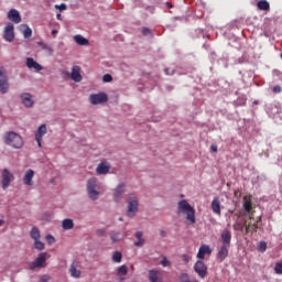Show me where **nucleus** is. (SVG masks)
<instances>
[{
    "mask_svg": "<svg viewBox=\"0 0 282 282\" xmlns=\"http://www.w3.org/2000/svg\"><path fill=\"white\" fill-rule=\"evenodd\" d=\"M177 213L178 215H186L187 226H193V224H195V208H193V206H191L186 199L178 202Z\"/></svg>",
    "mask_w": 282,
    "mask_h": 282,
    "instance_id": "obj_1",
    "label": "nucleus"
},
{
    "mask_svg": "<svg viewBox=\"0 0 282 282\" xmlns=\"http://www.w3.org/2000/svg\"><path fill=\"white\" fill-rule=\"evenodd\" d=\"M86 191L88 199L98 202V199H100V183H98V178H89L86 183Z\"/></svg>",
    "mask_w": 282,
    "mask_h": 282,
    "instance_id": "obj_2",
    "label": "nucleus"
},
{
    "mask_svg": "<svg viewBox=\"0 0 282 282\" xmlns=\"http://www.w3.org/2000/svg\"><path fill=\"white\" fill-rule=\"evenodd\" d=\"M4 144L12 147V149H22L23 147V137L17 132L9 131L4 134Z\"/></svg>",
    "mask_w": 282,
    "mask_h": 282,
    "instance_id": "obj_3",
    "label": "nucleus"
},
{
    "mask_svg": "<svg viewBox=\"0 0 282 282\" xmlns=\"http://www.w3.org/2000/svg\"><path fill=\"white\" fill-rule=\"evenodd\" d=\"M124 193H127V183H118L117 186L112 189L113 202H116V204H120V202H122Z\"/></svg>",
    "mask_w": 282,
    "mask_h": 282,
    "instance_id": "obj_4",
    "label": "nucleus"
},
{
    "mask_svg": "<svg viewBox=\"0 0 282 282\" xmlns=\"http://www.w3.org/2000/svg\"><path fill=\"white\" fill-rule=\"evenodd\" d=\"M139 206L140 202L138 200V196L130 195L128 198L127 217L132 218L134 215H137Z\"/></svg>",
    "mask_w": 282,
    "mask_h": 282,
    "instance_id": "obj_5",
    "label": "nucleus"
},
{
    "mask_svg": "<svg viewBox=\"0 0 282 282\" xmlns=\"http://www.w3.org/2000/svg\"><path fill=\"white\" fill-rule=\"evenodd\" d=\"M47 262V252H42L37 256L35 261L29 263V269L34 271L39 270L40 268H45Z\"/></svg>",
    "mask_w": 282,
    "mask_h": 282,
    "instance_id": "obj_6",
    "label": "nucleus"
},
{
    "mask_svg": "<svg viewBox=\"0 0 282 282\" xmlns=\"http://www.w3.org/2000/svg\"><path fill=\"white\" fill-rule=\"evenodd\" d=\"M10 90V83L8 82V74H6V68L0 67V94H8Z\"/></svg>",
    "mask_w": 282,
    "mask_h": 282,
    "instance_id": "obj_7",
    "label": "nucleus"
},
{
    "mask_svg": "<svg viewBox=\"0 0 282 282\" xmlns=\"http://www.w3.org/2000/svg\"><path fill=\"white\" fill-rule=\"evenodd\" d=\"M109 100V96L106 93L91 94L89 96L90 105H105Z\"/></svg>",
    "mask_w": 282,
    "mask_h": 282,
    "instance_id": "obj_8",
    "label": "nucleus"
},
{
    "mask_svg": "<svg viewBox=\"0 0 282 282\" xmlns=\"http://www.w3.org/2000/svg\"><path fill=\"white\" fill-rule=\"evenodd\" d=\"M194 270L200 279H206V275L208 274V267H206V263H204L202 260H198L194 264Z\"/></svg>",
    "mask_w": 282,
    "mask_h": 282,
    "instance_id": "obj_9",
    "label": "nucleus"
},
{
    "mask_svg": "<svg viewBox=\"0 0 282 282\" xmlns=\"http://www.w3.org/2000/svg\"><path fill=\"white\" fill-rule=\"evenodd\" d=\"M3 39L7 43H12L14 41V24L8 23L3 30Z\"/></svg>",
    "mask_w": 282,
    "mask_h": 282,
    "instance_id": "obj_10",
    "label": "nucleus"
},
{
    "mask_svg": "<svg viewBox=\"0 0 282 282\" xmlns=\"http://www.w3.org/2000/svg\"><path fill=\"white\" fill-rule=\"evenodd\" d=\"M14 180V175H12V173H10V171L8 169L2 170V188L3 191H6L9 186L10 183Z\"/></svg>",
    "mask_w": 282,
    "mask_h": 282,
    "instance_id": "obj_11",
    "label": "nucleus"
},
{
    "mask_svg": "<svg viewBox=\"0 0 282 282\" xmlns=\"http://www.w3.org/2000/svg\"><path fill=\"white\" fill-rule=\"evenodd\" d=\"M47 133V124L42 123L37 128V132L35 133V141L37 142V147L41 148V142H43V135Z\"/></svg>",
    "mask_w": 282,
    "mask_h": 282,
    "instance_id": "obj_12",
    "label": "nucleus"
},
{
    "mask_svg": "<svg viewBox=\"0 0 282 282\" xmlns=\"http://www.w3.org/2000/svg\"><path fill=\"white\" fill-rule=\"evenodd\" d=\"M79 265L80 264H79L78 260H74L72 262L69 270H68L72 279H80L82 272L78 270Z\"/></svg>",
    "mask_w": 282,
    "mask_h": 282,
    "instance_id": "obj_13",
    "label": "nucleus"
},
{
    "mask_svg": "<svg viewBox=\"0 0 282 282\" xmlns=\"http://www.w3.org/2000/svg\"><path fill=\"white\" fill-rule=\"evenodd\" d=\"M21 102L24 105V107L32 108L34 107V98L32 97V94L30 93H23L21 96Z\"/></svg>",
    "mask_w": 282,
    "mask_h": 282,
    "instance_id": "obj_14",
    "label": "nucleus"
},
{
    "mask_svg": "<svg viewBox=\"0 0 282 282\" xmlns=\"http://www.w3.org/2000/svg\"><path fill=\"white\" fill-rule=\"evenodd\" d=\"M70 80H74V83H80L83 80V75L80 74V66L75 65L72 67Z\"/></svg>",
    "mask_w": 282,
    "mask_h": 282,
    "instance_id": "obj_15",
    "label": "nucleus"
},
{
    "mask_svg": "<svg viewBox=\"0 0 282 282\" xmlns=\"http://www.w3.org/2000/svg\"><path fill=\"white\" fill-rule=\"evenodd\" d=\"M7 17L12 23H21V13L17 9H10Z\"/></svg>",
    "mask_w": 282,
    "mask_h": 282,
    "instance_id": "obj_16",
    "label": "nucleus"
},
{
    "mask_svg": "<svg viewBox=\"0 0 282 282\" xmlns=\"http://www.w3.org/2000/svg\"><path fill=\"white\" fill-rule=\"evenodd\" d=\"M25 65L29 69H35L36 72H42L43 66L39 64V62L34 61L32 57H28L25 61Z\"/></svg>",
    "mask_w": 282,
    "mask_h": 282,
    "instance_id": "obj_17",
    "label": "nucleus"
},
{
    "mask_svg": "<svg viewBox=\"0 0 282 282\" xmlns=\"http://www.w3.org/2000/svg\"><path fill=\"white\" fill-rule=\"evenodd\" d=\"M220 239L223 241V246L230 248V241H232V234H230V230L225 229L220 235Z\"/></svg>",
    "mask_w": 282,
    "mask_h": 282,
    "instance_id": "obj_18",
    "label": "nucleus"
},
{
    "mask_svg": "<svg viewBox=\"0 0 282 282\" xmlns=\"http://www.w3.org/2000/svg\"><path fill=\"white\" fill-rule=\"evenodd\" d=\"M212 210L214 213V215H217L218 217H221V203L219 202L218 197H215L212 200Z\"/></svg>",
    "mask_w": 282,
    "mask_h": 282,
    "instance_id": "obj_19",
    "label": "nucleus"
},
{
    "mask_svg": "<svg viewBox=\"0 0 282 282\" xmlns=\"http://www.w3.org/2000/svg\"><path fill=\"white\" fill-rule=\"evenodd\" d=\"M33 178H34L33 170H28L23 176V184H25V186H34V181H32Z\"/></svg>",
    "mask_w": 282,
    "mask_h": 282,
    "instance_id": "obj_20",
    "label": "nucleus"
},
{
    "mask_svg": "<svg viewBox=\"0 0 282 282\" xmlns=\"http://www.w3.org/2000/svg\"><path fill=\"white\" fill-rule=\"evenodd\" d=\"M213 250L210 249V246L208 245H203L199 247L198 252H197V259L202 260L206 254H210Z\"/></svg>",
    "mask_w": 282,
    "mask_h": 282,
    "instance_id": "obj_21",
    "label": "nucleus"
},
{
    "mask_svg": "<svg viewBox=\"0 0 282 282\" xmlns=\"http://www.w3.org/2000/svg\"><path fill=\"white\" fill-rule=\"evenodd\" d=\"M126 237H127V232H123V235H121L120 231L110 232V239L112 243H118L119 241H122Z\"/></svg>",
    "mask_w": 282,
    "mask_h": 282,
    "instance_id": "obj_22",
    "label": "nucleus"
},
{
    "mask_svg": "<svg viewBox=\"0 0 282 282\" xmlns=\"http://www.w3.org/2000/svg\"><path fill=\"white\" fill-rule=\"evenodd\" d=\"M19 30L24 39H31L32 37V29L28 24H21L19 26Z\"/></svg>",
    "mask_w": 282,
    "mask_h": 282,
    "instance_id": "obj_23",
    "label": "nucleus"
},
{
    "mask_svg": "<svg viewBox=\"0 0 282 282\" xmlns=\"http://www.w3.org/2000/svg\"><path fill=\"white\" fill-rule=\"evenodd\" d=\"M134 237L137 239V241H134V246L137 248H142V246H144V243H145L144 234L142 231H137L134 234Z\"/></svg>",
    "mask_w": 282,
    "mask_h": 282,
    "instance_id": "obj_24",
    "label": "nucleus"
},
{
    "mask_svg": "<svg viewBox=\"0 0 282 282\" xmlns=\"http://www.w3.org/2000/svg\"><path fill=\"white\" fill-rule=\"evenodd\" d=\"M230 247H226L224 245H221L220 249L218 250V253H217V259L218 261H224L226 260V258L228 257V249Z\"/></svg>",
    "mask_w": 282,
    "mask_h": 282,
    "instance_id": "obj_25",
    "label": "nucleus"
},
{
    "mask_svg": "<svg viewBox=\"0 0 282 282\" xmlns=\"http://www.w3.org/2000/svg\"><path fill=\"white\" fill-rule=\"evenodd\" d=\"M110 170L111 166H109V164L107 163H100L96 169L98 175H107Z\"/></svg>",
    "mask_w": 282,
    "mask_h": 282,
    "instance_id": "obj_26",
    "label": "nucleus"
},
{
    "mask_svg": "<svg viewBox=\"0 0 282 282\" xmlns=\"http://www.w3.org/2000/svg\"><path fill=\"white\" fill-rule=\"evenodd\" d=\"M243 208L247 213L245 215H252V199L248 196L243 197Z\"/></svg>",
    "mask_w": 282,
    "mask_h": 282,
    "instance_id": "obj_27",
    "label": "nucleus"
},
{
    "mask_svg": "<svg viewBox=\"0 0 282 282\" xmlns=\"http://www.w3.org/2000/svg\"><path fill=\"white\" fill-rule=\"evenodd\" d=\"M74 41L77 45H89V40L80 34L75 35Z\"/></svg>",
    "mask_w": 282,
    "mask_h": 282,
    "instance_id": "obj_28",
    "label": "nucleus"
},
{
    "mask_svg": "<svg viewBox=\"0 0 282 282\" xmlns=\"http://www.w3.org/2000/svg\"><path fill=\"white\" fill-rule=\"evenodd\" d=\"M149 279L151 282H162V278L160 276V272L155 270H151L149 272Z\"/></svg>",
    "mask_w": 282,
    "mask_h": 282,
    "instance_id": "obj_29",
    "label": "nucleus"
},
{
    "mask_svg": "<svg viewBox=\"0 0 282 282\" xmlns=\"http://www.w3.org/2000/svg\"><path fill=\"white\" fill-rule=\"evenodd\" d=\"M62 228L63 230H72V228H74V220L70 218H65L62 221Z\"/></svg>",
    "mask_w": 282,
    "mask_h": 282,
    "instance_id": "obj_30",
    "label": "nucleus"
},
{
    "mask_svg": "<svg viewBox=\"0 0 282 282\" xmlns=\"http://www.w3.org/2000/svg\"><path fill=\"white\" fill-rule=\"evenodd\" d=\"M30 237L33 239V241L41 239V230H39V227H32Z\"/></svg>",
    "mask_w": 282,
    "mask_h": 282,
    "instance_id": "obj_31",
    "label": "nucleus"
},
{
    "mask_svg": "<svg viewBox=\"0 0 282 282\" xmlns=\"http://www.w3.org/2000/svg\"><path fill=\"white\" fill-rule=\"evenodd\" d=\"M37 45L40 47H42V50L47 52L48 56H52V54H54V50L47 43H44V42L40 41V42H37Z\"/></svg>",
    "mask_w": 282,
    "mask_h": 282,
    "instance_id": "obj_32",
    "label": "nucleus"
},
{
    "mask_svg": "<svg viewBox=\"0 0 282 282\" xmlns=\"http://www.w3.org/2000/svg\"><path fill=\"white\" fill-rule=\"evenodd\" d=\"M245 228H246V232H257V229L259 228V226L257 225V223L251 224V223H246L243 224Z\"/></svg>",
    "mask_w": 282,
    "mask_h": 282,
    "instance_id": "obj_33",
    "label": "nucleus"
},
{
    "mask_svg": "<svg viewBox=\"0 0 282 282\" xmlns=\"http://www.w3.org/2000/svg\"><path fill=\"white\" fill-rule=\"evenodd\" d=\"M112 261H113V263H120L122 261V252L115 251L112 253Z\"/></svg>",
    "mask_w": 282,
    "mask_h": 282,
    "instance_id": "obj_34",
    "label": "nucleus"
},
{
    "mask_svg": "<svg viewBox=\"0 0 282 282\" xmlns=\"http://www.w3.org/2000/svg\"><path fill=\"white\" fill-rule=\"evenodd\" d=\"M259 10H270V3L267 0H260L258 2Z\"/></svg>",
    "mask_w": 282,
    "mask_h": 282,
    "instance_id": "obj_35",
    "label": "nucleus"
},
{
    "mask_svg": "<svg viewBox=\"0 0 282 282\" xmlns=\"http://www.w3.org/2000/svg\"><path fill=\"white\" fill-rule=\"evenodd\" d=\"M34 248L35 250H39L40 252L45 250V243L41 241V239L34 240Z\"/></svg>",
    "mask_w": 282,
    "mask_h": 282,
    "instance_id": "obj_36",
    "label": "nucleus"
},
{
    "mask_svg": "<svg viewBox=\"0 0 282 282\" xmlns=\"http://www.w3.org/2000/svg\"><path fill=\"white\" fill-rule=\"evenodd\" d=\"M127 272H129V270L127 269V265H121L117 270L118 276H127Z\"/></svg>",
    "mask_w": 282,
    "mask_h": 282,
    "instance_id": "obj_37",
    "label": "nucleus"
},
{
    "mask_svg": "<svg viewBox=\"0 0 282 282\" xmlns=\"http://www.w3.org/2000/svg\"><path fill=\"white\" fill-rule=\"evenodd\" d=\"M268 250V243L265 241H260L258 245L259 252H265Z\"/></svg>",
    "mask_w": 282,
    "mask_h": 282,
    "instance_id": "obj_38",
    "label": "nucleus"
},
{
    "mask_svg": "<svg viewBox=\"0 0 282 282\" xmlns=\"http://www.w3.org/2000/svg\"><path fill=\"white\" fill-rule=\"evenodd\" d=\"M161 265H162L163 268H171V262H170L169 258H166V256H163V257H162Z\"/></svg>",
    "mask_w": 282,
    "mask_h": 282,
    "instance_id": "obj_39",
    "label": "nucleus"
},
{
    "mask_svg": "<svg viewBox=\"0 0 282 282\" xmlns=\"http://www.w3.org/2000/svg\"><path fill=\"white\" fill-rule=\"evenodd\" d=\"M52 281V275L50 274H42L39 278V282H51Z\"/></svg>",
    "mask_w": 282,
    "mask_h": 282,
    "instance_id": "obj_40",
    "label": "nucleus"
},
{
    "mask_svg": "<svg viewBox=\"0 0 282 282\" xmlns=\"http://www.w3.org/2000/svg\"><path fill=\"white\" fill-rule=\"evenodd\" d=\"M274 272L275 274H282V260L275 263Z\"/></svg>",
    "mask_w": 282,
    "mask_h": 282,
    "instance_id": "obj_41",
    "label": "nucleus"
},
{
    "mask_svg": "<svg viewBox=\"0 0 282 282\" xmlns=\"http://www.w3.org/2000/svg\"><path fill=\"white\" fill-rule=\"evenodd\" d=\"M45 239H46V242L48 243V246H52V243H54L56 241V239L52 235H47L45 237Z\"/></svg>",
    "mask_w": 282,
    "mask_h": 282,
    "instance_id": "obj_42",
    "label": "nucleus"
},
{
    "mask_svg": "<svg viewBox=\"0 0 282 282\" xmlns=\"http://www.w3.org/2000/svg\"><path fill=\"white\" fill-rule=\"evenodd\" d=\"M102 80L104 83H111V80H113V77H111L110 74H106L102 76Z\"/></svg>",
    "mask_w": 282,
    "mask_h": 282,
    "instance_id": "obj_43",
    "label": "nucleus"
},
{
    "mask_svg": "<svg viewBox=\"0 0 282 282\" xmlns=\"http://www.w3.org/2000/svg\"><path fill=\"white\" fill-rule=\"evenodd\" d=\"M62 78H72V73H69V70H62Z\"/></svg>",
    "mask_w": 282,
    "mask_h": 282,
    "instance_id": "obj_44",
    "label": "nucleus"
},
{
    "mask_svg": "<svg viewBox=\"0 0 282 282\" xmlns=\"http://www.w3.org/2000/svg\"><path fill=\"white\" fill-rule=\"evenodd\" d=\"M96 235H97V237H105V235H107V230L106 229H97Z\"/></svg>",
    "mask_w": 282,
    "mask_h": 282,
    "instance_id": "obj_45",
    "label": "nucleus"
},
{
    "mask_svg": "<svg viewBox=\"0 0 282 282\" xmlns=\"http://www.w3.org/2000/svg\"><path fill=\"white\" fill-rule=\"evenodd\" d=\"M142 34L143 36H151L152 32L149 30V28H143L142 29Z\"/></svg>",
    "mask_w": 282,
    "mask_h": 282,
    "instance_id": "obj_46",
    "label": "nucleus"
},
{
    "mask_svg": "<svg viewBox=\"0 0 282 282\" xmlns=\"http://www.w3.org/2000/svg\"><path fill=\"white\" fill-rule=\"evenodd\" d=\"M55 8H56L57 10H61V11L67 10V4L62 3V4H59V6H55Z\"/></svg>",
    "mask_w": 282,
    "mask_h": 282,
    "instance_id": "obj_47",
    "label": "nucleus"
},
{
    "mask_svg": "<svg viewBox=\"0 0 282 282\" xmlns=\"http://www.w3.org/2000/svg\"><path fill=\"white\" fill-rule=\"evenodd\" d=\"M165 74L167 76H173V74H175V70L171 69V68H165Z\"/></svg>",
    "mask_w": 282,
    "mask_h": 282,
    "instance_id": "obj_48",
    "label": "nucleus"
},
{
    "mask_svg": "<svg viewBox=\"0 0 282 282\" xmlns=\"http://www.w3.org/2000/svg\"><path fill=\"white\" fill-rule=\"evenodd\" d=\"M273 91L274 94H281V86H274Z\"/></svg>",
    "mask_w": 282,
    "mask_h": 282,
    "instance_id": "obj_49",
    "label": "nucleus"
},
{
    "mask_svg": "<svg viewBox=\"0 0 282 282\" xmlns=\"http://www.w3.org/2000/svg\"><path fill=\"white\" fill-rule=\"evenodd\" d=\"M210 151H212L213 153H217V144H212V145H210Z\"/></svg>",
    "mask_w": 282,
    "mask_h": 282,
    "instance_id": "obj_50",
    "label": "nucleus"
},
{
    "mask_svg": "<svg viewBox=\"0 0 282 282\" xmlns=\"http://www.w3.org/2000/svg\"><path fill=\"white\" fill-rule=\"evenodd\" d=\"M183 261H185L186 263H188L191 261V257H188L187 254L183 256Z\"/></svg>",
    "mask_w": 282,
    "mask_h": 282,
    "instance_id": "obj_51",
    "label": "nucleus"
},
{
    "mask_svg": "<svg viewBox=\"0 0 282 282\" xmlns=\"http://www.w3.org/2000/svg\"><path fill=\"white\" fill-rule=\"evenodd\" d=\"M234 228H235V230H238V228H241V224H239V223L234 224Z\"/></svg>",
    "mask_w": 282,
    "mask_h": 282,
    "instance_id": "obj_52",
    "label": "nucleus"
},
{
    "mask_svg": "<svg viewBox=\"0 0 282 282\" xmlns=\"http://www.w3.org/2000/svg\"><path fill=\"white\" fill-rule=\"evenodd\" d=\"M160 236H161V237H166V231H165V230H161V231H160Z\"/></svg>",
    "mask_w": 282,
    "mask_h": 282,
    "instance_id": "obj_53",
    "label": "nucleus"
},
{
    "mask_svg": "<svg viewBox=\"0 0 282 282\" xmlns=\"http://www.w3.org/2000/svg\"><path fill=\"white\" fill-rule=\"evenodd\" d=\"M52 34H53V35H56V34H58V31H57V30H53V31H52Z\"/></svg>",
    "mask_w": 282,
    "mask_h": 282,
    "instance_id": "obj_54",
    "label": "nucleus"
},
{
    "mask_svg": "<svg viewBox=\"0 0 282 282\" xmlns=\"http://www.w3.org/2000/svg\"><path fill=\"white\" fill-rule=\"evenodd\" d=\"M61 13H58L57 15H56V19H58V21H61Z\"/></svg>",
    "mask_w": 282,
    "mask_h": 282,
    "instance_id": "obj_55",
    "label": "nucleus"
},
{
    "mask_svg": "<svg viewBox=\"0 0 282 282\" xmlns=\"http://www.w3.org/2000/svg\"><path fill=\"white\" fill-rule=\"evenodd\" d=\"M249 219H253V217H252V213H251V214H249Z\"/></svg>",
    "mask_w": 282,
    "mask_h": 282,
    "instance_id": "obj_56",
    "label": "nucleus"
},
{
    "mask_svg": "<svg viewBox=\"0 0 282 282\" xmlns=\"http://www.w3.org/2000/svg\"><path fill=\"white\" fill-rule=\"evenodd\" d=\"M0 226H3V219H0Z\"/></svg>",
    "mask_w": 282,
    "mask_h": 282,
    "instance_id": "obj_57",
    "label": "nucleus"
},
{
    "mask_svg": "<svg viewBox=\"0 0 282 282\" xmlns=\"http://www.w3.org/2000/svg\"><path fill=\"white\" fill-rule=\"evenodd\" d=\"M119 221H124V219L122 217H119Z\"/></svg>",
    "mask_w": 282,
    "mask_h": 282,
    "instance_id": "obj_58",
    "label": "nucleus"
},
{
    "mask_svg": "<svg viewBox=\"0 0 282 282\" xmlns=\"http://www.w3.org/2000/svg\"><path fill=\"white\" fill-rule=\"evenodd\" d=\"M259 221H261V217H259V218L257 219V224H259Z\"/></svg>",
    "mask_w": 282,
    "mask_h": 282,
    "instance_id": "obj_59",
    "label": "nucleus"
},
{
    "mask_svg": "<svg viewBox=\"0 0 282 282\" xmlns=\"http://www.w3.org/2000/svg\"><path fill=\"white\" fill-rule=\"evenodd\" d=\"M258 104H259V101H257V100L253 101V105H258Z\"/></svg>",
    "mask_w": 282,
    "mask_h": 282,
    "instance_id": "obj_60",
    "label": "nucleus"
}]
</instances>
